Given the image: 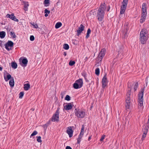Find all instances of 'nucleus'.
Returning <instances> with one entry per match:
<instances>
[{
  "instance_id": "nucleus-18",
  "label": "nucleus",
  "mask_w": 149,
  "mask_h": 149,
  "mask_svg": "<svg viewBox=\"0 0 149 149\" xmlns=\"http://www.w3.org/2000/svg\"><path fill=\"white\" fill-rule=\"evenodd\" d=\"M147 11V5L145 3H144L142 5L141 11Z\"/></svg>"
},
{
  "instance_id": "nucleus-23",
  "label": "nucleus",
  "mask_w": 149,
  "mask_h": 149,
  "mask_svg": "<svg viewBox=\"0 0 149 149\" xmlns=\"http://www.w3.org/2000/svg\"><path fill=\"white\" fill-rule=\"evenodd\" d=\"M84 125H82V127L81 128V130L80 133L79 135H80L81 136H83L84 134Z\"/></svg>"
},
{
  "instance_id": "nucleus-59",
  "label": "nucleus",
  "mask_w": 149,
  "mask_h": 149,
  "mask_svg": "<svg viewBox=\"0 0 149 149\" xmlns=\"http://www.w3.org/2000/svg\"><path fill=\"white\" fill-rule=\"evenodd\" d=\"M66 52H64V54H63V55L64 56H66Z\"/></svg>"
},
{
  "instance_id": "nucleus-56",
  "label": "nucleus",
  "mask_w": 149,
  "mask_h": 149,
  "mask_svg": "<svg viewBox=\"0 0 149 149\" xmlns=\"http://www.w3.org/2000/svg\"><path fill=\"white\" fill-rule=\"evenodd\" d=\"M3 42L1 40H0V46L2 47V43Z\"/></svg>"
},
{
  "instance_id": "nucleus-29",
  "label": "nucleus",
  "mask_w": 149,
  "mask_h": 149,
  "mask_svg": "<svg viewBox=\"0 0 149 149\" xmlns=\"http://www.w3.org/2000/svg\"><path fill=\"white\" fill-rule=\"evenodd\" d=\"M11 66L12 68L15 69L17 68V63L15 62H12L11 63Z\"/></svg>"
},
{
  "instance_id": "nucleus-63",
  "label": "nucleus",
  "mask_w": 149,
  "mask_h": 149,
  "mask_svg": "<svg viewBox=\"0 0 149 149\" xmlns=\"http://www.w3.org/2000/svg\"><path fill=\"white\" fill-rule=\"evenodd\" d=\"M36 138H37V141L38 139H37V136L36 137Z\"/></svg>"
},
{
  "instance_id": "nucleus-55",
  "label": "nucleus",
  "mask_w": 149,
  "mask_h": 149,
  "mask_svg": "<svg viewBox=\"0 0 149 149\" xmlns=\"http://www.w3.org/2000/svg\"><path fill=\"white\" fill-rule=\"evenodd\" d=\"M65 149H72V148L70 146H67L66 147Z\"/></svg>"
},
{
  "instance_id": "nucleus-64",
  "label": "nucleus",
  "mask_w": 149,
  "mask_h": 149,
  "mask_svg": "<svg viewBox=\"0 0 149 149\" xmlns=\"http://www.w3.org/2000/svg\"><path fill=\"white\" fill-rule=\"evenodd\" d=\"M148 117H149V118L148 119V120H149V115L148 116Z\"/></svg>"
},
{
  "instance_id": "nucleus-22",
  "label": "nucleus",
  "mask_w": 149,
  "mask_h": 149,
  "mask_svg": "<svg viewBox=\"0 0 149 149\" xmlns=\"http://www.w3.org/2000/svg\"><path fill=\"white\" fill-rule=\"evenodd\" d=\"M128 0H123L122 2V6H124V7H127Z\"/></svg>"
},
{
  "instance_id": "nucleus-39",
  "label": "nucleus",
  "mask_w": 149,
  "mask_h": 149,
  "mask_svg": "<svg viewBox=\"0 0 149 149\" xmlns=\"http://www.w3.org/2000/svg\"><path fill=\"white\" fill-rule=\"evenodd\" d=\"M70 97L69 95H67L65 98V100L67 101H69L70 100Z\"/></svg>"
},
{
  "instance_id": "nucleus-37",
  "label": "nucleus",
  "mask_w": 149,
  "mask_h": 149,
  "mask_svg": "<svg viewBox=\"0 0 149 149\" xmlns=\"http://www.w3.org/2000/svg\"><path fill=\"white\" fill-rule=\"evenodd\" d=\"M75 63L74 61H70L69 62V65L71 66L74 65Z\"/></svg>"
},
{
  "instance_id": "nucleus-2",
  "label": "nucleus",
  "mask_w": 149,
  "mask_h": 149,
  "mask_svg": "<svg viewBox=\"0 0 149 149\" xmlns=\"http://www.w3.org/2000/svg\"><path fill=\"white\" fill-rule=\"evenodd\" d=\"M148 34L146 29H142L140 33L139 40L141 44H144L148 40Z\"/></svg>"
},
{
  "instance_id": "nucleus-13",
  "label": "nucleus",
  "mask_w": 149,
  "mask_h": 149,
  "mask_svg": "<svg viewBox=\"0 0 149 149\" xmlns=\"http://www.w3.org/2000/svg\"><path fill=\"white\" fill-rule=\"evenodd\" d=\"M73 106V105L71 104V103H68L64 107V109L66 110H69L71 109Z\"/></svg>"
},
{
  "instance_id": "nucleus-48",
  "label": "nucleus",
  "mask_w": 149,
  "mask_h": 149,
  "mask_svg": "<svg viewBox=\"0 0 149 149\" xmlns=\"http://www.w3.org/2000/svg\"><path fill=\"white\" fill-rule=\"evenodd\" d=\"M13 20L14 21H15L16 22H18L19 21V20L18 19H17L15 16H14V17H13Z\"/></svg>"
},
{
  "instance_id": "nucleus-10",
  "label": "nucleus",
  "mask_w": 149,
  "mask_h": 149,
  "mask_svg": "<svg viewBox=\"0 0 149 149\" xmlns=\"http://www.w3.org/2000/svg\"><path fill=\"white\" fill-rule=\"evenodd\" d=\"M106 74H105L102 79V87L104 89L107 86L108 83V81L107 77H106Z\"/></svg>"
},
{
  "instance_id": "nucleus-6",
  "label": "nucleus",
  "mask_w": 149,
  "mask_h": 149,
  "mask_svg": "<svg viewBox=\"0 0 149 149\" xmlns=\"http://www.w3.org/2000/svg\"><path fill=\"white\" fill-rule=\"evenodd\" d=\"M74 112L75 115L78 118H83L85 116V112L78 109H75Z\"/></svg>"
},
{
  "instance_id": "nucleus-35",
  "label": "nucleus",
  "mask_w": 149,
  "mask_h": 149,
  "mask_svg": "<svg viewBox=\"0 0 149 149\" xmlns=\"http://www.w3.org/2000/svg\"><path fill=\"white\" fill-rule=\"evenodd\" d=\"M100 69L99 68H97L95 70V74L97 75H98L100 74Z\"/></svg>"
},
{
  "instance_id": "nucleus-1",
  "label": "nucleus",
  "mask_w": 149,
  "mask_h": 149,
  "mask_svg": "<svg viewBox=\"0 0 149 149\" xmlns=\"http://www.w3.org/2000/svg\"><path fill=\"white\" fill-rule=\"evenodd\" d=\"M106 6L105 3H102L97 10L96 18L99 22H102L104 19L105 15V10Z\"/></svg>"
},
{
  "instance_id": "nucleus-49",
  "label": "nucleus",
  "mask_w": 149,
  "mask_h": 149,
  "mask_svg": "<svg viewBox=\"0 0 149 149\" xmlns=\"http://www.w3.org/2000/svg\"><path fill=\"white\" fill-rule=\"evenodd\" d=\"M148 77H147L146 78V79H145V81H146V86H147V84H148Z\"/></svg>"
},
{
  "instance_id": "nucleus-5",
  "label": "nucleus",
  "mask_w": 149,
  "mask_h": 149,
  "mask_svg": "<svg viewBox=\"0 0 149 149\" xmlns=\"http://www.w3.org/2000/svg\"><path fill=\"white\" fill-rule=\"evenodd\" d=\"M83 81L82 79H79L76 80L73 84V87L75 89H78L81 88L83 86Z\"/></svg>"
},
{
  "instance_id": "nucleus-14",
  "label": "nucleus",
  "mask_w": 149,
  "mask_h": 149,
  "mask_svg": "<svg viewBox=\"0 0 149 149\" xmlns=\"http://www.w3.org/2000/svg\"><path fill=\"white\" fill-rule=\"evenodd\" d=\"M127 7H124V6H121L120 10V15L119 16V18H121V15L123 14L125 12L126 9Z\"/></svg>"
},
{
  "instance_id": "nucleus-4",
  "label": "nucleus",
  "mask_w": 149,
  "mask_h": 149,
  "mask_svg": "<svg viewBox=\"0 0 149 149\" xmlns=\"http://www.w3.org/2000/svg\"><path fill=\"white\" fill-rule=\"evenodd\" d=\"M145 87L141 89V91L139 93L138 95V108H141L143 105V95Z\"/></svg>"
},
{
  "instance_id": "nucleus-8",
  "label": "nucleus",
  "mask_w": 149,
  "mask_h": 149,
  "mask_svg": "<svg viewBox=\"0 0 149 149\" xmlns=\"http://www.w3.org/2000/svg\"><path fill=\"white\" fill-rule=\"evenodd\" d=\"M14 45L13 42L10 40H8V42L5 44L6 49L8 51L11 50V47H12Z\"/></svg>"
},
{
  "instance_id": "nucleus-51",
  "label": "nucleus",
  "mask_w": 149,
  "mask_h": 149,
  "mask_svg": "<svg viewBox=\"0 0 149 149\" xmlns=\"http://www.w3.org/2000/svg\"><path fill=\"white\" fill-rule=\"evenodd\" d=\"M65 93L63 92H62L61 93V97L62 98H63V95H65Z\"/></svg>"
},
{
  "instance_id": "nucleus-15",
  "label": "nucleus",
  "mask_w": 149,
  "mask_h": 149,
  "mask_svg": "<svg viewBox=\"0 0 149 149\" xmlns=\"http://www.w3.org/2000/svg\"><path fill=\"white\" fill-rule=\"evenodd\" d=\"M123 45H121L119 46L118 48L117 49L118 52V54H121L123 55Z\"/></svg>"
},
{
  "instance_id": "nucleus-12",
  "label": "nucleus",
  "mask_w": 149,
  "mask_h": 149,
  "mask_svg": "<svg viewBox=\"0 0 149 149\" xmlns=\"http://www.w3.org/2000/svg\"><path fill=\"white\" fill-rule=\"evenodd\" d=\"M66 132L68 134L70 138L73 135V131L72 130L71 127H69L67 129Z\"/></svg>"
},
{
  "instance_id": "nucleus-60",
  "label": "nucleus",
  "mask_w": 149,
  "mask_h": 149,
  "mask_svg": "<svg viewBox=\"0 0 149 149\" xmlns=\"http://www.w3.org/2000/svg\"><path fill=\"white\" fill-rule=\"evenodd\" d=\"M2 68L0 66V70L2 71Z\"/></svg>"
},
{
  "instance_id": "nucleus-21",
  "label": "nucleus",
  "mask_w": 149,
  "mask_h": 149,
  "mask_svg": "<svg viewBox=\"0 0 149 149\" xmlns=\"http://www.w3.org/2000/svg\"><path fill=\"white\" fill-rule=\"evenodd\" d=\"M6 36L5 32L3 31L0 32V37L1 38H4Z\"/></svg>"
},
{
  "instance_id": "nucleus-45",
  "label": "nucleus",
  "mask_w": 149,
  "mask_h": 149,
  "mask_svg": "<svg viewBox=\"0 0 149 149\" xmlns=\"http://www.w3.org/2000/svg\"><path fill=\"white\" fill-rule=\"evenodd\" d=\"M105 135H103L100 139V141H102L105 138Z\"/></svg>"
},
{
  "instance_id": "nucleus-54",
  "label": "nucleus",
  "mask_w": 149,
  "mask_h": 149,
  "mask_svg": "<svg viewBox=\"0 0 149 149\" xmlns=\"http://www.w3.org/2000/svg\"><path fill=\"white\" fill-rule=\"evenodd\" d=\"M90 34L87 33L86 35V39L88 38L90 36Z\"/></svg>"
},
{
  "instance_id": "nucleus-34",
  "label": "nucleus",
  "mask_w": 149,
  "mask_h": 149,
  "mask_svg": "<svg viewBox=\"0 0 149 149\" xmlns=\"http://www.w3.org/2000/svg\"><path fill=\"white\" fill-rule=\"evenodd\" d=\"M138 82H137L135 84L134 87V91H135L136 90H137V88H138Z\"/></svg>"
},
{
  "instance_id": "nucleus-25",
  "label": "nucleus",
  "mask_w": 149,
  "mask_h": 149,
  "mask_svg": "<svg viewBox=\"0 0 149 149\" xmlns=\"http://www.w3.org/2000/svg\"><path fill=\"white\" fill-rule=\"evenodd\" d=\"M14 16V15L13 13H12L10 15L8 14L7 15L6 17H7L9 18L10 19L13 20V18Z\"/></svg>"
},
{
  "instance_id": "nucleus-20",
  "label": "nucleus",
  "mask_w": 149,
  "mask_h": 149,
  "mask_svg": "<svg viewBox=\"0 0 149 149\" xmlns=\"http://www.w3.org/2000/svg\"><path fill=\"white\" fill-rule=\"evenodd\" d=\"M49 1V0H45L43 3L45 6L47 7L49 6L50 4Z\"/></svg>"
},
{
  "instance_id": "nucleus-43",
  "label": "nucleus",
  "mask_w": 149,
  "mask_h": 149,
  "mask_svg": "<svg viewBox=\"0 0 149 149\" xmlns=\"http://www.w3.org/2000/svg\"><path fill=\"white\" fill-rule=\"evenodd\" d=\"M148 127L146 126L143 130V132H146V133L147 134V132L148 131Z\"/></svg>"
},
{
  "instance_id": "nucleus-57",
  "label": "nucleus",
  "mask_w": 149,
  "mask_h": 149,
  "mask_svg": "<svg viewBox=\"0 0 149 149\" xmlns=\"http://www.w3.org/2000/svg\"><path fill=\"white\" fill-rule=\"evenodd\" d=\"M88 59V58L87 57H86L84 59V60H85V62Z\"/></svg>"
},
{
  "instance_id": "nucleus-42",
  "label": "nucleus",
  "mask_w": 149,
  "mask_h": 149,
  "mask_svg": "<svg viewBox=\"0 0 149 149\" xmlns=\"http://www.w3.org/2000/svg\"><path fill=\"white\" fill-rule=\"evenodd\" d=\"M10 35L14 38H15L16 37V35L14 32H10Z\"/></svg>"
},
{
  "instance_id": "nucleus-47",
  "label": "nucleus",
  "mask_w": 149,
  "mask_h": 149,
  "mask_svg": "<svg viewBox=\"0 0 149 149\" xmlns=\"http://www.w3.org/2000/svg\"><path fill=\"white\" fill-rule=\"evenodd\" d=\"M41 139V137L40 136H38V142H42Z\"/></svg>"
},
{
  "instance_id": "nucleus-19",
  "label": "nucleus",
  "mask_w": 149,
  "mask_h": 149,
  "mask_svg": "<svg viewBox=\"0 0 149 149\" xmlns=\"http://www.w3.org/2000/svg\"><path fill=\"white\" fill-rule=\"evenodd\" d=\"M24 89L25 91L28 90L30 88V85L29 84H25L24 85Z\"/></svg>"
},
{
  "instance_id": "nucleus-7",
  "label": "nucleus",
  "mask_w": 149,
  "mask_h": 149,
  "mask_svg": "<svg viewBox=\"0 0 149 149\" xmlns=\"http://www.w3.org/2000/svg\"><path fill=\"white\" fill-rule=\"evenodd\" d=\"M59 107H58L52 118V120L53 122H58L59 121Z\"/></svg>"
},
{
  "instance_id": "nucleus-62",
  "label": "nucleus",
  "mask_w": 149,
  "mask_h": 149,
  "mask_svg": "<svg viewBox=\"0 0 149 149\" xmlns=\"http://www.w3.org/2000/svg\"><path fill=\"white\" fill-rule=\"evenodd\" d=\"M19 60V62H20L21 58H20Z\"/></svg>"
},
{
  "instance_id": "nucleus-9",
  "label": "nucleus",
  "mask_w": 149,
  "mask_h": 149,
  "mask_svg": "<svg viewBox=\"0 0 149 149\" xmlns=\"http://www.w3.org/2000/svg\"><path fill=\"white\" fill-rule=\"evenodd\" d=\"M105 51L106 50L104 48H103L101 49L98 56V60L101 61L103 57L105 56Z\"/></svg>"
},
{
  "instance_id": "nucleus-40",
  "label": "nucleus",
  "mask_w": 149,
  "mask_h": 149,
  "mask_svg": "<svg viewBox=\"0 0 149 149\" xmlns=\"http://www.w3.org/2000/svg\"><path fill=\"white\" fill-rule=\"evenodd\" d=\"M24 93L23 92H21L19 94V98H22L23 96Z\"/></svg>"
},
{
  "instance_id": "nucleus-36",
  "label": "nucleus",
  "mask_w": 149,
  "mask_h": 149,
  "mask_svg": "<svg viewBox=\"0 0 149 149\" xmlns=\"http://www.w3.org/2000/svg\"><path fill=\"white\" fill-rule=\"evenodd\" d=\"M146 132H143V134L142 135V138H141V140L142 141H143L144 138L146 137V135L147 134Z\"/></svg>"
},
{
  "instance_id": "nucleus-11",
  "label": "nucleus",
  "mask_w": 149,
  "mask_h": 149,
  "mask_svg": "<svg viewBox=\"0 0 149 149\" xmlns=\"http://www.w3.org/2000/svg\"><path fill=\"white\" fill-rule=\"evenodd\" d=\"M85 28V26L82 24H81L79 27L78 29L77 30V35L79 36L80 35L82 32L84 31Z\"/></svg>"
},
{
  "instance_id": "nucleus-26",
  "label": "nucleus",
  "mask_w": 149,
  "mask_h": 149,
  "mask_svg": "<svg viewBox=\"0 0 149 149\" xmlns=\"http://www.w3.org/2000/svg\"><path fill=\"white\" fill-rule=\"evenodd\" d=\"M147 14V11H141V16L143 17H146Z\"/></svg>"
},
{
  "instance_id": "nucleus-32",
  "label": "nucleus",
  "mask_w": 149,
  "mask_h": 149,
  "mask_svg": "<svg viewBox=\"0 0 149 149\" xmlns=\"http://www.w3.org/2000/svg\"><path fill=\"white\" fill-rule=\"evenodd\" d=\"M63 48L65 49L68 50L69 48V46L68 44H64L63 45Z\"/></svg>"
},
{
  "instance_id": "nucleus-46",
  "label": "nucleus",
  "mask_w": 149,
  "mask_h": 149,
  "mask_svg": "<svg viewBox=\"0 0 149 149\" xmlns=\"http://www.w3.org/2000/svg\"><path fill=\"white\" fill-rule=\"evenodd\" d=\"M31 23L32 24V25L35 28H37V24L35 25L34 24V22H33V23Z\"/></svg>"
},
{
  "instance_id": "nucleus-27",
  "label": "nucleus",
  "mask_w": 149,
  "mask_h": 149,
  "mask_svg": "<svg viewBox=\"0 0 149 149\" xmlns=\"http://www.w3.org/2000/svg\"><path fill=\"white\" fill-rule=\"evenodd\" d=\"M24 10L25 11H27L28 10V7L29 6V4H28V2H24Z\"/></svg>"
},
{
  "instance_id": "nucleus-24",
  "label": "nucleus",
  "mask_w": 149,
  "mask_h": 149,
  "mask_svg": "<svg viewBox=\"0 0 149 149\" xmlns=\"http://www.w3.org/2000/svg\"><path fill=\"white\" fill-rule=\"evenodd\" d=\"M9 84L11 87H13L14 85V81L13 78L10 79L9 82Z\"/></svg>"
},
{
  "instance_id": "nucleus-31",
  "label": "nucleus",
  "mask_w": 149,
  "mask_h": 149,
  "mask_svg": "<svg viewBox=\"0 0 149 149\" xmlns=\"http://www.w3.org/2000/svg\"><path fill=\"white\" fill-rule=\"evenodd\" d=\"M82 136H81L80 135L78 136V137L77 139V143L78 144H80V142L81 141V139L82 138Z\"/></svg>"
},
{
  "instance_id": "nucleus-17",
  "label": "nucleus",
  "mask_w": 149,
  "mask_h": 149,
  "mask_svg": "<svg viewBox=\"0 0 149 149\" xmlns=\"http://www.w3.org/2000/svg\"><path fill=\"white\" fill-rule=\"evenodd\" d=\"M7 75L6 77L4 75V78L6 81H7L8 80L11 79L12 78V77L11 75L9 74L8 73H7Z\"/></svg>"
},
{
  "instance_id": "nucleus-61",
  "label": "nucleus",
  "mask_w": 149,
  "mask_h": 149,
  "mask_svg": "<svg viewBox=\"0 0 149 149\" xmlns=\"http://www.w3.org/2000/svg\"><path fill=\"white\" fill-rule=\"evenodd\" d=\"M110 9V6H109V8H108V9H107V11H109V10Z\"/></svg>"
},
{
  "instance_id": "nucleus-41",
  "label": "nucleus",
  "mask_w": 149,
  "mask_h": 149,
  "mask_svg": "<svg viewBox=\"0 0 149 149\" xmlns=\"http://www.w3.org/2000/svg\"><path fill=\"white\" fill-rule=\"evenodd\" d=\"M37 134V132L36 131H34L33 133L31 134L30 137L36 135Z\"/></svg>"
},
{
  "instance_id": "nucleus-30",
  "label": "nucleus",
  "mask_w": 149,
  "mask_h": 149,
  "mask_svg": "<svg viewBox=\"0 0 149 149\" xmlns=\"http://www.w3.org/2000/svg\"><path fill=\"white\" fill-rule=\"evenodd\" d=\"M62 26V23L60 22L57 23L55 26V27L56 29H58L60 27Z\"/></svg>"
},
{
  "instance_id": "nucleus-33",
  "label": "nucleus",
  "mask_w": 149,
  "mask_h": 149,
  "mask_svg": "<svg viewBox=\"0 0 149 149\" xmlns=\"http://www.w3.org/2000/svg\"><path fill=\"white\" fill-rule=\"evenodd\" d=\"M146 18V17H143L142 16H141V18L140 20V22L141 23H143L145 21V20Z\"/></svg>"
},
{
  "instance_id": "nucleus-58",
  "label": "nucleus",
  "mask_w": 149,
  "mask_h": 149,
  "mask_svg": "<svg viewBox=\"0 0 149 149\" xmlns=\"http://www.w3.org/2000/svg\"><path fill=\"white\" fill-rule=\"evenodd\" d=\"M91 139V136H89L88 138V140L89 141Z\"/></svg>"
},
{
  "instance_id": "nucleus-16",
  "label": "nucleus",
  "mask_w": 149,
  "mask_h": 149,
  "mask_svg": "<svg viewBox=\"0 0 149 149\" xmlns=\"http://www.w3.org/2000/svg\"><path fill=\"white\" fill-rule=\"evenodd\" d=\"M28 61L27 59L26 58H24L22 60V63L23 65H22V66L25 67L26 66Z\"/></svg>"
},
{
  "instance_id": "nucleus-50",
  "label": "nucleus",
  "mask_w": 149,
  "mask_h": 149,
  "mask_svg": "<svg viewBox=\"0 0 149 149\" xmlns=\"http://www.w3.org/2000/svg\"><path fill=\"white\" fill-rule=\"evenodd\" d=\"M82 75L84 77L85 79H86V75L85 73H83L82 74Z\"/></svg>"
},
{
  "instance_id": "nucleus-53",
  "label": "nucleus",
  "mask_w": 149,
  "mask_h": 149,
  "mask_svg": "<svg viewBox=\"0 0 149 149\" xmlns=\"http://www.w3.org/2000/svg\"><path fill=\"white\" fill-rule=\"evenodd\" d=\"M128 30V29L127 28L126 29V31H125V33L124 34V36H126L127 35V31Z\"/></svg>"
},
{
  "instance_id": "nucleus-3",
  "label": "nucleus",
  "mask_w": 149,
  "mask_h": 149,
  "mask_svg": "<svg viewBox=\"0 0 149 149\" xmlns=\"http://www.w3.org/2000/svg\"><path fill=\"white\" fill-rule=\"evenodd\" d=\"M130 83H129L128 84V88H130V89L128 90L127 92V97L125 103L126 109L127 111L129 110L131 105V101L130 96L131 95V90L132 88L131 85H130Z\"/></svg>"
},
{
  "instance_id": "nucleus-28",
  "label": "nucleus",
  "mask_w": 149,
  "mask_h": 149,
  "mask_svg": "<svg viewBox=\"0 0 149 149\" xmlns=\"http://www.w3.org/2000/svg\"><path fill=\"white\" fill-rule=\"evenodd\" d=\"M50 11L48 10L47 9H45L44 10V13H45V16L47 17L48 16V14H49Z\"/></svg>"
},
{
  "instance_id": "nucleus-38",
  "label": "nucleus",
  "mask_w": 149,
  "mask_h": 149,
  "mask_svg": "<svg viewBox=\"0 0 149 149\" xmlns=\"http://www.w3.org/2000/svg\"><path fill=\"white\" fill-rule=\"evenodd\" d=\"M49 125V123H47L43 125V127L45 130H46Z\"/></svg>"
},
{
  "instance_id": "nucleus-52",
  "label": "nucleus",
  "mask_w": 149,
  "mask_h": 149,
  "mask_svg": "<svg viewBox=\"0 0 149 149\" xmlns=\"http://www.w3.org/2000/svg\"><path fill=\"white\" fill-rule=\"evenodd\" d=\"M91 30L90 28L88 29L87 33L90 34L91 33Z\"/></svg>"
},
{
  "instance_id": "nucleus-44",
  "label": "nucleus",
  "mask_w": 149,
  "mask_h": 149,
  "mask_svg": "<svg viewBox=\"0 0 149 149\" xmlns=\"http://www.w3.org/2000/svg\"><path fill=\"white\" fill-rule=\"evenodd\" d=\"M30 40L33 41L34 40L35 38L33 36H31L30 38Z\"/></svg>"
}]
</instances>
